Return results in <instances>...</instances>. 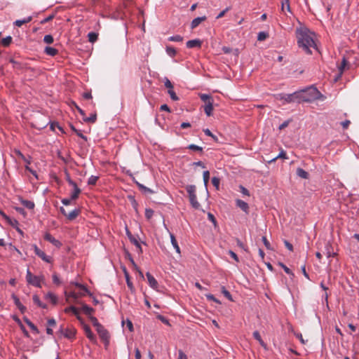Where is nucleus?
I'll list each match as a JSON object with an SVG mask.
<instances>
[{
	"label": "nucleus",
	"mask_w": 359,
	"mask_h": 359,
	"mask_svg": "<svg viewBox=\"0 0 359 359\" xmlns=\"http://www.w3.org/2000/svg\"><path fill=\"white\" fill-rule=\"evenodd\" d=\"M89 318L92 323V324L93 325L94 327H96V330L98 329L100 327L102 326L97 320V319L93 316H89Z\"/></svg>",
	"instance_id": "42"
},
{
	"label": "nucleus",
	"mask_w": 359,
	"mask_h": 359,
	"mask_svg": "<svg viewBox=\"0 0 359 359\" xmlns=\"http://www.w3.org/2000/svg\"><path fill=\"white\" fill-rule=\"evenodd\" d=\"M186 190L188 193L189 197L196 195V188L195 185H193V184L187 185L186 187Z\"/></svg>",
	"instance_id": "33"
},
{
	"label": "nucleus",
	"mask_w": 359,
	"mask_h": 359,
	"mask_svg": "<svg viewBox=\"0 0 359 359\" xmlns=\"http://www.w3.org/2000/svg\"><path fill=\"white\" fill-rule=\"evenodd\" d=\"M253 337L254 338L257 340L259 343V344L264 347V348H266V344L264 343V341L262 340L261 336H260V334L258 331H255L253 332Z\"/></svg>",
	"instance_id": "31"
},
{
	"label": "nucleus",
	"mask_w": 359,
	"mask_h": 359,
	"mask_svg": "<svg viewBox=\"0 0 359 359\" xmlns=\"http://www.w3.org/2000/svg\"><path fill=\"white\" fill-rule=\"evenodd\" d=\"M220 180L217 177H213L212 178V184L217 189H219Z\"/></svg>",
	"instance_id": "51"
},
{
	"label": "nucleus",
	"mask_w": 359,
	"mask_h": 359,
	"mask_svg": "<svg viewBox=\"0 0 359 359\" xmlns=\"http://www.w3.org/2000/svg\"><path fill=\"white\" fill-rule=\"evenodd\" d=\"M72 284H74L76 287H77L81 290L80 292V295H86V294H91L89 290L83 285L79 283H72Z\"/></svg>",
	"instance_id": "20"
},
{
	"label": "nucleus",
	"mask_w": 359,
	"mask_h": 359,
	"mask_svg": "<svg viewBox=\"0 0 359 359\" xmlns=\"http://www.w3.org/2000/svg\"><path fill=\"white\" fill-rule=\"evenodd\" d=\"M281 9L283 11H285V9H286L288 12H291L290 0H284L282 1Z\"/></svg>",
	"instance_id": "40"
},
{
	"label": "nucleus",
	"mask_w": 359,
	"mask_h": 359,
	"mask_svg": "<svg viewBox=\"0 0 359 359\" xmlns=\"http://www.w3.org/2000/svg\"><path fill=\"white\" fill-rule=\"evenodd\" d=\"M202 41L200 39L189 40L187 42V47L188 48H200L201 46Z\"/></svg>",
	"instance_id": "11"
},
{
	"label": "nucleus",
	"mask_w": 359,
	"mask_h": 359,
	"mask_svg": "<svg viewBox=\"0 0 359 359\" xmlns=\"http://www.w3.org/2000/svg\"><path fill=\"white\" fill-rule=\"evenodd\" d=\"M277 99L283 100L285 103H291L295 102L297 103H301L303 102V93L300 91H296L290 94L280 93L277 95Z\"/></svg>",
	"instance_id": "2"
},
{
	"label": "nucleus",
	"mask_w": 359,
	"mask_h": 359,
	"mask_svg": "<svg viewBox=\"0 0 359 359\" xmlns=\"http://www.w3.org/2000/svg\"><path fill=\"white\" fill-rule=\"evenodd\" d=\"M88 38L90 43H95L98 39V34L94 32H89L88 34Z\"/></svg>",
	"instance_id": "36"
},
{
	"label": "nucleus",
	"mask_w": 359,
	"mask_h": 359,
	"mask_svg": "<svg viewBox=\"0 0 359 359\" xmlns=\"http://www.w3.org/2000/svg\"><path fill=\"white\" fill-rule=\"evenodd\" d=\"M221 292L227 299H229L231 302H233V298L231 293L226 289L224 286H222L221 287Z\"/></svg>",
	"instance_id": "37"
},
{
	"label": "nucleus",
	"mask_w": 359,
	"mask_h": 359,
	"mask_svg": "<svg viewBox=\"0 0 359 359\" xmlns=\"http://www.w3.org/2000/svg\"><path fill=\"white\" fill-rule=\"evenodd\" d=\"M158 318L164 324L170 325L169 320L163 316L159 315Z\"/></svg>",
	"instance_id": "61"
},
{
	"label": "nucleus",
	"mask_w": 359,
	"mask_h": 359,
	"mask_svg": "<svg viewBox=\"0 0 359 359\" xmlns=\"http://www.w3.org/2000/svg\"><path fill=\"white\" fill-rule=\"evenodd\" d=\"M79 213L80 210L79 209H74L69 213H68V215H67V218L69 220H74L75 218L77 217Z\"/></svg>",
	"instance_id": "30"
},
{
	"label": "nucleus",
	"mask_w": 359,
	"mask_h": 359,
	"mask_svg": "<svg viewBox=\"0 0 359 359\" xmlns=\"http://www.w3.org/2000/svg\"><path fill=\"white\" fill-rule=\"evenodd\" d=\"M33 248H34V250L35 254L38 257H39L42 260H43L44 262H46L47 263H50L51 262L52 258L50 257H49V256H47L43 251L40 250L36 246V245H34Z\"/></svg>",
	"instance_id": "7"
},
{
	"label": "nucleus",
	"mask_w": 359,
	"mask_h": 359,
	"mask_svg": "<svg viewBox=\"0 0 359 359\" xmlns=\"http://www.w3.org/2000/svg\"><path fill=\"white\" fill-rule=\"evenodd\" d=\"M303 93V102H311L313 100H316L320 98L321 93L315 87H310L306 90L300 91Z\"/></svg>",
	"instance_id": "3"
},
{
	"label": "nucleus",
	"mask_w": 359,
	"mask_h": 359,
	"mask_svg": "<svg viewBox=\"0 0 359 359\" xmlns=\"http://www.w3.org/2000/svg\"><path fill=\"white\" fill-rule=\"evenodd\" d=\"M126 233H127V236H128L129 240L130 241V242L133 244H134L135 245V247L138 249L139 252H142V250L140 243L137 241V239L135 237H134L128 229H126Z\"/></svg>",
	"instance_id": "9"
},
{
	"label": "nucleus",
	"mask_w": 359,
	"mask_h": 359,
	"mask_svg": "<svg viewBox=\"0 0 359 359\" xmlns=\"http://www.w3.org/2000/svg\"><path fill=\"white\" fill-rule=\"evenodd\" d=\"M44 239L50 243H52L54 246L57 248H60L62 246V243L60 241L55 239L50 233H46L44 235Z\"/></svg>",
	"instance_id": "8"
},
{
	"label": "nucleus",
	"mask_w": 359,
	"mask_h": 359,
	"mask_svg": "<svg viewBox=\"0 0 359 359\" xmlns=\"http://www.w3.org/2000/svg\"><path fill=\"white\" fill-rule=\"evenodd\" d=\"M83 121L87 123H95L97 120L96 114H92L90 116L83 118Z\"/></svg>",
	"instance_id": "39"
},
{
	"label": "nucleus",
	"mask_w": 359,
	"mask_h": 359,
	"mask_svg": "<svg viewBox=\"0 0 359 359\" xmlns=\"http://www.w3.org/2000/svg\"><path fill=\"white\" fill-rule=\"evenodd\" d=\"M44 53L48 55L55 56L57 54L58 50L53 47L46 46L44 49Z\"/></svg>",
	"instance_id": "22"
},
{
	"label": "nucleus",
	"mask_w": 359,
	"mask_h": 359,
	"mask_svg": "<svg viewBox=\"0 0 359 359\" xmlns=\"http://www.w3.org/2000/svg\"><path fill=\"white\" fill-rule=\"evenodd\" d=\"M206 20V17L205 16H202V17H198V18H194L191 22V29H195L196 27H197L202 22L205 21Z\"/></svg>",
	"instance_id": "14"
},
{
	"label": "nucleus",
	"mask_w": 359,
	"mask_h": 359,
	"mask_svg": "<svg viewBox=\"0 0 359 359\" xmlns=\"http://www.w3.org/2000/svg\"><path fill=\"white\" fill-rule=\"evenodd\" d=\"M168 40L170 41L180 42L183 40V37L181 36L180 35H174V36H170L168 38Z\"/></svg>",
	"instance_id": "48"
},
{
	"label": "nucleus",
	"mask_w": 359,
	"mask_h": 359,
	"mask_svg": "<svg viewBox=\"0 0 359 359\" xmlns=\"http://www.w3.org/2000/svg\"><path fill=\"white\" fill-rule=\"evenodd\" d=\"M24 321L35 334H37L39 333V331L36 326L34 323H32L27 318H24Z\"/></svg>",
	"instance_id": "26"
},
{
	"label": "nucleus",
	"mask_w": 359,
	"mask_h": 359,
	"mask_svg": "<svg viewBox=\"0 0 359 359\" xmlns=\"http://www.w3.org/2000/svg\"><path fill=\"white\" fill-rule=\"evenodd\" d=\"M230 10V7H226L224 10L221 11L216 17L217 19H219L222 18L226 12H228Z\"/></svg>",
	"instance_id": "60"
},
{
	"label": "nucleus",
	"mask_w": 359,
	"mask_h": 359,
	"mask_svg": "<svg viewBox=\"0 0 359 359\" xmlns=\"http://www.w3.org/2000/svg\"><path fill=\"white\" fill-rule=\"evenodd\" d=\"M213 102L214 101L211 102H209L208 103H206L204 106V111L208 116H210L212 115V112L213 110Z\"/></svg>",
	"instance_id": "18"
},
{
	"label": "nucleus",
	"mask_w": 359,
	"mask_h": 359,
	"mask_svg": "<svg viewBox=\"0 0 359 359\" xmlns=\"http://www.w3.org/2000/svg\"><path fill=\"white\" fill-rule=\"evenodd\" d=\"M65 295L67 298H72L74 300L77 299L79 297L81 296L80 295V292L76 293L75 292H69L68 293L65 292Z\"/></svg>",
	"instance_id": "41"
},
{
	"label": "nucleus",
	"mask_w": 359,
	"mask_h": 359,
	"mask_svg": "<svg viewBox=\"0 0 359 359\" xmlns=\"http://www.w3.org/2000/svg\"><path fill=\"white\" fill-rule=\"evenodd\" d=\"M278 158H283V159H287V156L286 152H285L283 149H282V150L280 151V152L279 153V154H278L277 156H276V157H274V158H271V160H269V161H268V163H272V162H274V161H276Z\"/></svg>",
	"instance_id": "27"
},
{
	"label": "nucleus",
	"mask_w": 359,
	"mask_h": 359,
	"mask_svg": "<svg viewBox=\"0 0 359 359\" xmlns=\"http://www.w3.org/2000/svg\"><path fill=\"white\" fill-rule=\"evenodd\" d=\"M297 175L302 179L309 178V173L301 168L297 169Z\"/></svg>",
	"instance_id": "32"
},
{
	"label": "nucleus",
	"mask_w": 359,
	"mask_h": 359,
	"mask_svg": "<svg viewBox=\"0 0 359 359\" xmlns=\"http://www.w3.org/2000/svg\"><path fill=\"white\" fill-rule=\"evenodd\" d=\"M73 187V191L71 194V199L76 200L78 198L81 190L78 187L77 184L72 186Z\"/></svg>",
	"instance_id": "16"
},
{
	"label": "nucleus",
	"mask_w": 359,
	"mask_h": 359,
	"mask_svg": "<svg viewBox=\"0 0 359 359\" xmlns=\"http://www.w3.org/2000/svg\"><path fill=\"white\" fill-rule=\"evenodd\" d=\"M66 180L69 183V185L73 186L76 184L70 177L69 173L66 170L65 171Z\"/></svg>",
	"instance_id": "56"
},
{
	"label": "nucleus",
	"mask_w": 359,
	"mask_h": 359,
	"mask_svg": "<svg viewBox=\"0 0 359 359\" xmlns=\"http://www.w3.org/2000/svg\"><path fill=\"white\" fill-rule=\"evenodd\" d=\"M236 204L238 207H239L246 214L248 213L249 206L246 202H245L241 199H237L236 201Z\"/></svg>",
	"instance_id": "13"
},
{
	"label": "nucleus",
	"mask_w": 359,
	"mask_h": 359,
	"mask_svg": "<svg viewBox=\"0 0 359 359\" xmlns=\"http://www.w3.org/2000/svg\"><path fill=\"white\" fill-rule=\"evenodd\" d=\"M43 280V277L34 276L29 271V269L27 270L26 273V280L28 284L35 286L36 287H41V283Z\"/></svg>",
	"instance_id": "4"
},
{
	"label": "nucleus",
	"mask_w": 359,
	"mask_h": 359,
	"mask_svg": "<svg viewBox=\"0 0 359 359\" xmlns=\"http://www.w3.org/2000/svg\"><path fill=\"white\" fill-rule=\"evenodd\" d=\"M79 321L81 322V323L82 325L83 329L85 332V334H86V336L87 337V338L91 342L96 343L97 338H96L95 335L91 331L90 327L83 322V319H81V320H79Z\"/></svg>",
	"instance_id": "6"
},
{
	"label": "nucleus",
	"mask_w": 359,
	"mask_h": 359,
	"mask_svg": "<svg viewBox=\"0 0 359 359\" xmlns=\"http://www.w3.org/2000/svg\"><path fill=\"white\" fill-rule=\"evenodd\" d=\"M96 330L100 338L104 342L105 348H107L109 344L110 336L109 332L103 326L100 327Z\"/></svg>",
	"instance_id": "5"
},
{
	"label": "nucleus",
	"mask_w": 359,
	"mask_h": 359,
	"mask_svg": "<svg viewBox=\"0 0 359 359\" xmlns=\"http://www.w3.org/2000/svg\"><path fill=\"white\" fill-rule=\"evenodd\" d=\"M263 243H264V245H265V247L267 248V249H271V245H270V243L269 242V241L267 240V238H266V236H263L262 238Z\"/></svg>",
	"instance_id": "63"
},
{
	"label": "nucleus",
	"mask_w": 359,
	"mask_h": 359,
	"mask_svg": "<svg viewBox=\"0 0 359 359\" xmlns=\"http://www.w3.org/2000/svg\"><path fill=\"white\" fill-rule=\"evenodd\" d=\"M20 203L22 205H23L25 208H27L29 210H33L34 208V203L32 201L25 200L22 198H20Z\"/></svg>",
	"instance_id": "19"
},
{
	"label": "nucleus",
	"mask_w": 359,
	"mask_h": 359,
	"mask_svg": "<svg viewBox=\"0 0 359 359\" xmlns=\"http://www.w3.org/2000/svg\"><path fill=\"white\" fill-rule=\"evenodd\" d=\"M46 299L50 301L53 304H56L57 302V297L52 292H48L46 294Z\"/></svg>",
	"instance_id": "28"
},
{
	"label": "nucleus",
	"mask_w": 359,
	"mask_h": 359,
	"mask_svg": "<svg viewBox=\"0 0 359 359\" xmlns=\"http://www.w3.org/2000/svg\"><path fill=\"white\" fill-rule=\"evenodd\" d=\"M205 297L208 300L212 301L218 304H221V302L215 297V296L212 294H205Z\"/></svg>",
	"instance_id": "49"
},
{
	"label": "nucleus",
	"mask_w": 359,
	"mask_h": 359,
	"mask_svg": "<svg viewBox=\"0 0 359 359\" xmlns=\"http://www.w3.org/2000/svg\"><path fill=\"white\" fill-rule=\"evenodd\" d=\"M54 39L52 35L47 34L43 37V41L48 44H50L53 42Z\"/></svg>",
	"instance_id": "52"
},
{
	"label": "nucleus",
	"mask_w": 359,
	"mask_h": 359,
	"mask_svg": "<svg viewBox=\"0 0 359 359\" xmlns=\"http://www.w3.org/2000/svg\"><path fill=\"white\" fill-rule=\"evenodd\" d=\"M98 178L99 177L97 176L91 175L88 180V184L95 185L97 183Z\"/></svg>",
	"instance_id": "46"
},
{
	"label": "nucleus",
	"mask_w": 359,
	"mask_h": 359,
	"mask_svg": "<svg viewBox=\"0 0 359 359\" xmlns=\"http://www.w3.org/2000/svg\"><path fill=\"white\" fill-rule=\"evenodd\" d=\"M146 276H147L148 283H149V286L151 288L156 290L158 287V285L157 280L149 272H147L146 273Z\"/></svg>",
	"instance_id": "10"
},
{
	"label": "nucleus",
	"mask_w": 359,
	"mask_h": 359,
	"mask_svg": "<svg viewBox=\"0 0 359 359\" xmlns=\"http://www.w3.org/2000/svg\"><path fill=\"white\" fill-rule=\"evenodd\" d=\"M32 20V16H29V17H27L24 19H22V20H17L14 22V25L17 27H21L22 25L25 24V23H28L29 22H31Z\"/></svg>",
	"instance_id": "21"
},
{
	"label": "nucleus",
	"mask_w": 359,
	"mask_h": 359,
	"mask_svg": "<svg viewBox=\"0 0 359 359\" xmlns=\"http://www.w3.org/2000/svg\"><path fill=\"white\" fill-rule=\"evenodd\" d=\"M137 184L140 190L142 191L144 194H154V191L145 187L144 185H143L140 183L137 182Z\"/></svg>",
	"instance_id": "35"
},
{
	"label": "nucleus",
	"mask_w": 359,
	"mask_h": 359,
	"mask_svg": "<svg viewBox=\"0 0 359 359\" xmlns=\"http://www.w3.org/2000/svg\"><path fill=\"white\" fill-rule=\"evenodd\" d=\"M154 215V210L150 208H147L145 210V217L147 219H150Z\"/></svg>",
	"instance_id": "55"
},
{
	"label": "nucleus",
	"mask_w": 359,
	"mask_h": 359,
	"mask_svg": "<svg viewBox=\"0 0 359 359\" xmlns=\"http://www.w3.org/2000/svg\"><path fill=\"white\" fill-rule=\"evenodd\" d=\"M32 299H33V302L36 304H37L39 307H41L43 309L46 308V305L41 302L39 297L37 295H36V294L33 295Z\"/></svg>",
	"instance_id": "38"
},
{
	"label": "nucleus",
	"mask_w": 359,
	"mask_h": 359,
	"mask_svg": "<svg viewBox=\"0 0 359 359\" xmlns=\"http://www.w3.org/2000/svg\"><path fill=\"white\" fill-rule=\"evenodd\" d=\"M178 359H187V355L182 351H178Z\"/></svg>",
	"instance_id": "64"
},
{
	"label": "nucleus",
	"mask_w": 359,
	"mask_h": 359,
	"mask_svg": "<svg viewBox=\"0 0 359 359\" xmlns=\"http://www.w3.org/2000/svg\"><path fill=\"white\" fill-rule=\"evenodd\" d=\"M199 97H200L201 100L203 102H204L205 104L208 103L209 102H211L213 101V98L212 97V96L208 94H205V93L200 94Z\"/></svg>",
	"instance_id": "34"
},
{
	"label": "nucleus",
	"mask_w": 359,
	"mask_h": 359,
	"mask_svg": "<svg viewBox=\"0 0 359 359\" xmlns=\"http://www.w3.org/2000/svg\"><path fill=\"white\" fill-rule=\"evenodd\" d=\"M346 65H347V60L344 57L340 66H339V74L336 76V78L334 79L335 81H337L338 79H339L341 77V75H342L344 70L345 67H346Z\"/></svg>",
	"instance_id": "12"
},
{
	"label": "nucleus",
	"mask_w": 359,
	"mask_h": 359,
	"mask_svg": "<svg viewBox=\"0 0 359 359\" xmlns=\"http://www.w3.org/2000/svg\"><path fill=\"white\" fill-rule=\"evenodd\" d=\"M189 198L191 206L195 209H199L201 205L197 201L196 195L189 196Z\"/></svg>",
	"instance_id": "24"
},
{
	"label": "nucleus",
	"mask_w": 359,
	"mask_h": 359,
	"mask_svg": "<svg viewBox=\"0 0 359 359\" xmlns=\"http://www.w3.org/2000/svg\"><path fill=\"white\" fill-rule=\"evenodd\" d=\"M229 254L236 262H239L238 257L234 252H233L232 250H229Z\"/></svg>",
	"instance_id": "62"
},
{
	"label": "nucleus",
	"mask_w": 359,
	"mask_h": 359,
	"mask_svg": "<svg viewBox=\"0 0 359 359\" xmlns=\"http://www.w3.org/2000/svg\"><path fill=\"white\" fill-rule=\"evenodd\" d=\"M168 93L169 94L171 100H172L173 101H177L179 100V97H177L175 91L172 90V88L168 89Z\"/></svg>",
	"instance_id": "47"
},
{
	"label": "nucleus",
	"mask_w": 359,
	"mask_h": 359,
	"mask_svg": "<svg viewBox=\"0 0 359 359\" xmlns=\"http://www.w3.org/2000/svg\"><path fill=\"white\" fill-rule=\"evenodd\" d=\"M269 36L268 33L265 32H260L257 35V40L259 41L265 40Z\"/></svg>",
	"instance_id": "45"
},
{
	"label": "nucleus",
	"mask_w": 359,
	"mask_h": 359,
	"mask_svg": "<svg viewBox=\"0 0 359 359\" xmlns=\"http://www.w3.org/2000/svg\"><path fill=\"white\" fill-rule=\"evenodd\" d=\"M188 149L193 150V151H203V148L201 147H199V146L194 144H189L188 146Z\"/></svg>",
	"instance_id": "54"
},
{
	"label": "nucleus",
	"mask_w": 359,
	"mask_h": 359,
	"mask_svg": "<svg viewBox=\"0 0 359 359\" xmlns=\"http://www.w3.org/2000/svg\"><path fill=\"white\" fill-rule=\"evenodd\" d=\"M81 309L86 315L89 316H90L91 313L94 311V309L92 307L86 304H83Z\"/></svg>",
	"instance_id": "29"
},
{
	"label": "nucleus",
	"mask_w": 359,
	"mask_h": 359,
	"mask_svg": "<svg viewBox=\"0 0 359 359\" xmlns=\"http://www.w3.org/2000/svg\"><path fill=\"white\" fill-rule=\"evenodd\" d=\"M6 220L15 229L18 226V222L15 219H12L9 217V219Z\"/></svg>",
	"instance_id": "53"
},
{
	"label": "nucleus",
	"mask_w": 359,
	"mask_h": 359,
	"mask_svg": "<svg viewBox=\"0 0 359 359\" xmlns=\"http://www.w3.org/2000/svg\"><path fill=\"white\" fill-rule=\"evenodd\" d=\"M166 53L170 57H175L177 54L176 50L173 47L170 46L166 47Z\"/></svg>",
	"instance_id": "44"
},
{
	"label": "nucleus",
	"mask_w": 359,
	"mask_h": 359,
	"mask_svg": "<svg viewBox=\"0 0 359 359\" xmlns=\"http://www.w3.org/2000/svg\"><path fill=\"white\" fill-rule=\"evenodd\" d=\"M203 177L204 184L206 187L208 183V182H209V179H210V172H209V171L208 170L204 171Z\"/></svg>",
	"instance_id": "50"
},
{
	"label": "nucleus",
	"mask_w": 359,
	"mask_h": 359,
	"mask_svg": "<svg viewBox=\"0 0 359 359\" xmlns=\"http://www.w3.org/2000/svg\"><path fill=\"white\" fill-rule=\"evenodd\" d=\"M208 219H209L210 222H212V224H213L215 226H216V224H217V221H216V219H215V216H214L212 213H210V212H208Z\"/></svg>",
	"instance_id": "59"
},
{
	"label": "nucleus",
	"mask_w": 359,
	"mask_h": 359,
	"mask_svg": "<svg viewBox=\"0 0 359 359\" xmlns=\"http://www.w3.org/2000/svg\"><path fill=\"white\" fill-rule=\"evenodd\" d=\"M65 311L66 313H69V312H70V311H71V312H72V313H73V314H74V316H76V318H77V319H78L79 320H81V319H82V318L80 317L79 314V310H78V309H77L76 307H75L74 306H70L69 307L66 308V309H65Z\"/></svg>",
	"instance_id": "17"
},
{
	"label": "nucleus",
	"mask_w": 359,
	"mask_h": 359,
	"mask_svg": "<svg viewBox=\"0 0 359 359\" xmlns=\"http://www.w3.org/2000/svg\"><path fill=\"white\" fill-rule=\"evenodd\" d=\"M164 85L168 89L173 88V86H172V83L167 77L164 78Z\"/></svg>",
	"instance_id": "57"
},
{
	"label": "nucleus",
	"mask_w": 359,
	"mask_h": 359,
	"mask_svg": "<svg viewBox=\"0 0 359 359\" xmlns=\"http://www.w3.org/2000/svg\"><path fill=\"white\" fill-rule=\"evenodd\" d=\"M280 265L282 266V268L283 269V270L285 271V272L287 274L291 275V276H294V273L292 272V271L287 266H285L283 263H280Z\"/></svg>",
	"instance_id": "58"
},
{
	"label": "nucleus",
	"mask_w": 359,
	"mask_h": 359,
	"mask_svg": "<svg viewBox=\"0 0 359 359\" xmlns=\"http://www.w3.org/2000/svg\"><path fill=\"white\" fill-rule=\"evenodd\" d=\"M13 299L16 306L22 313H24L26 311V307L21 304L20 299L16 296L13 295Z\"/></svg>",
	"instance_id": "23"
},
{
	"label": "nucleus",
	"mask_w": 359,
	"mask_h": 359,
	"mask_svg": "<svg viewBox=\"0 0 359 359\" xmlns=\"http://www.w3.org/2000/svg\"><path fill=\"white\" fill-rule=\"evenodd\" d=\"M12 39H13L11 36H8L1 40V44L6 47L8 46L11 43Z\"/></svg>",
	"instance_id": "43"
},
{
	"label": "nucleus",
	"mask_w": 359,
	"mask_h": 359,
	"mask_svg": "<svg viewBox=\"0 0 359 359\" xmlns=\"http://www.w3.org/2000/svg\"><path fill=\"white\" fill-rule=\"evenodd\" d=\"M297 34L299 46L302 48L306 53H311L310 48L314 47L315 42L313 37L309 33V31L306 29H297Z\"/></svg>",
	"instance_id": "1"
},
{
	"label": "nucleus",
	"mask_w": 359,
	"mask_h": 359,
	"mask_svg": "<svg viewBox=\"0 0 359 359\" xmlns=\"http://www.w3.org/2000/svg\"><path fill=\"white\" fill-rule=\"evenodd\" d=\"M170 241H171L172 245L175 249L176 252L180 254V248L178 245V243L176 241L175 236L172 233H170Z\"/></svg>",
	"instance_id": "25"
},
{
	"label": "nucleus",
	"mask_w": 359,
	"mask_h": 359,
	"mask_svg": "<svg viewBox=\"0 0 359 359\" xmlns=\"http://www.w3.org/2000/svg\"><path fill=\"white\" fill-rule=\"evenodd\" d=\"M76 330L73 328H66L65 329V332L63 333L65 337L70 339L74 338Z\"/></svg>",
	"instance_id": "15"
}]
</instances>
